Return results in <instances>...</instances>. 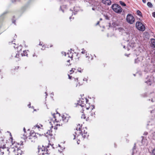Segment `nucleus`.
I'll list each match as a JSON object with an SVG mask.
<instances>
[{"label": "nucleus", "instance_id": "nucleus-1", "mask_svg": "<svg viewBox=\"0 0 155 155\" xmlns=\"http://www.w3.org/2000/svg\"><path fill=\"white\" fill-rule=\"evenodd\" d=\"M81 129V128H80V127L78 128L77 127L76 128L77 132L79 133L84 138L87 137L88 136L87 131H86L84 129Z\"/></svg>", "mask_w": 155, "mask_h": 155}, {"label": "nucleus", "instance_id": "nucleus-2", "mask_svg": "<svg viewBox=\"0 0 155 155\" xmlns=\"http://www.w3.org/2000/svg\"><path fill=\"white\" fill-rule=\"evenodd\" d=\"M112 8L114 12L117 13H120L122 11V9L120 6L116 4L112 5Z\"/></svg>", "mask_w": 155, "mask_h": 155}, {"label": "nucleus", "instance_id": "nucleus-3", "mask_svg": "<svg viewBox=\"0 0 155 155\" xmlns=\"http://www.w3.org/2000/svg\"><path fill=\"white\" fill-rule=\"evenodd\" d=\"M38 155H44L45 154H49L50 153L49 151L47 149H45V147L42 148H39L38 149Z\"/></svg>", "mask_w": 155, "mask_h": 155}, {"label": "nucleus", "instance_id": "nucleus-4", "mask_svg": "<svg viewBox=\"0 0 155 155\" xmlns=\"http://www.w3.org/2000/svg\"><path fill=\"white\" fill-rule=\"evenodd\" d=\"M87 99L82 98L80 100L78 104L79 105H80L81 107H86L87 110H88L89 107H87L86 105V104L87 103Z\"/></svg>", "mask_w": 155, "mask_h": 155}, {"label": "nucleus", "instance_id": "nucleus-5", "mask_svg": "<svg viewBox=\"0 0 155 155\" xmlns=\"http://www.w3.org/2000/svg\"><path fill=\"white\" fill-rule=\"evenodd\" d=\"M136 27L139 30L143 31L145 30V27L140 22L137 21L136 24Z\"/></svg>", "mask_w": 155, "mask_h": 155}, {"label": "nucleus", "instance_id": "nucleus-6", "mask_svg": "<svg viewBox=\"0 0 155 155\" xmlns=\"http://www.w3.org/2000/svg\"><path fill=\"white\" fill-rule=\"evenodd\" d=\"M134 17L130 14H128L126 18L127 21L129 24H132L134 21Z\"/></svg>", "mask_w": 155, "mask_h": 155}, {"label": "nucleus", "instance_id": "nucleus-7", "mask_svg": "<svg viewBox=\"0 0 155 155\" xmlns=\"http://www.w3.org/2000/svg\"><path fill=\"white\" fill-rule=\"evenodd\" d=\"M55 118V120L57 122H59L61 120V118H62V120L65 122H67L68 120V117H65L64 115H63L62 117L59 116L57 117H54Z\"/></svg>", "mask_w": 155, "mask_h": 155}, {"label": "nucleus", "instance_id": "nucleus-8", "mask_svg": "<svg viewBox=\"0 0 155 155\" xmlns=\"http://www.w3.org/2000/svg\"><path fill=\"white\" fill-rule=\"evenodd\" d=\"M37 139L36 134L35 133L34 135H31L29 138V141L30 142H35Z\"/></svg>", "mask_w": 155, "mask_h": 155}, {"label": "nucleus", "instance_id": "nucleus-9", "mask_svg": "<svg viewBox=\"0 0 155 155\" xmlns=\"http://www.w3.org/2000/svg\"><path fill=\"white\" fill-rule=\"evenodd\" d=\"M102 2L105 5H110L111 4V2L110 0H102Z\"/></svg>", "mask_w": 155, "mask_h": 155}, {"label": "nucleus", "instance_id": "nucleus-10", "mask_svg": "<svg viewBox=\"0 0 155 155\" xmlns=\"http://www.w3.org/2000/svg\"><path fill=\"white\" fill-rule=\"evenodd\" d=\"M22 56H27L28 54L27 52L26 51H23V52L21 54Z\"/></svg>", "mask_w": 155, "mask_h": 155}, {"label": "nucleus", "instance_id": "nucleus-11", "mask_svg": "<svg viewBox=\"0 0 155 155\" xmlns=\"http://www.w3.org/2000/svg\"><path fill=\"white\" fill-rule=\"evenodd\" d=\"M23 141H21L20 142H19L18 143L14 142V143H12V144H15V145L16 144H18V145H22L23 144Z\"/></svg>", "mask_w": 155, "mask_h": 155}, {"label": "nucleus", "instance_id": "nucleus-12", "mask_svg": "<svg viewBox=\"0 0 155 155\" xmlns=\"http://www.w3.org/2000/svg\"><path fill=\"white\" fill-rule=\"evenodd\" d=\"M46 134H47L46 136H48V135L51 136L52 135L51 132L50 130H48Z\"/></svg>", "mask_w": 155, "mask_h": 155}, {"label": "nucleus", "instance_id": "nucleus-13", "mask_svg": "<svg viewBox=\"0 0 155 155\" xmlns=\"http://www.w3.org/2000/svg\"><path fill=\"white\" fill-rule=\"evenodd\" d=\"M147 5L150 8H152L153 7L152 4L150 2H148L147 3Z\"/></svg>", "mask_w": 155, "mask_h": 155}, {"label": "nucleus", "instance_id": "nucleus-14", "mask_svg": "<svg viewBox=\"0 0 155 155\" xmlns=\"http://www.w3.org/2000/svg\"><path fill=\"white\" fill-rule=\"evenodd\" d=\"M70 55L69 54V53L68 52L67 54V55L68 57H69L71 59L73 58V54H71V52H70Z\"/></svg>", "mask_w": 155, "mask_h": 155}, {"label": "nucleus", "instance_id": "nucleus-15", "mask_svg": "<svg viewBox=\"0 0 155 155\" xmlns=\"http://www.w3.org/2000/svg\"><path fill=\"white\" fill-rule=\"evenodd\" d=\"M137 14L140 16H142V13H141V12L139 10H137Z\"/></svg>", "mask_w": 155, "mask_h": 155}, {"label": "nucleus", "instance_id": "nucleus-16", "mask_svg": "<svg viewBox=\"0 0 155 155\" xmlns=\"http://www.w3.org/2000/svg\"><path fill=\"white\" fill-rule=\"evenodd\" d=\"M119 2H120V4L121 5L124 6H126V4L125 3H124V2L121 1H120Z\"/></svg>", "mask_w": 155, "mask_h": 155}, {"label": "nucleus", "instance_id": "nucleus-17", "mask_svg": "<svg viewBox=\"0 0 155 155\" xmlns=\"http://www.w3.org/2000/svg\"><path fill=\"white\" fill-rule=\"evenodd\" d=\"M4 150V149L3 148L2 149H0V154H2V155L3 154H4V152H3Z\"/></svg>", "mask_w": 155, "mask_h": 155}, {"label": "nucleus", "instance_id": "nucleus-18", "mask_svg": "<svg viewBox=\"0 0 155 155\" xmlns=\"http://www.w3.org/2000/svg\"><path fill=\"white\" fill-rule=\"evenodd\" d=\"M82 51L81 53L83 54H84L86 53L85 50H84V49H82Z\"/></svg>", "mask_w": 155, "mask_h": 155}, {"label": "nucleus", "instance_id": "nucleus-19", "mask_svg": "<svg viewBox=\"0 0 155 155\" xmlns=\"http://www.w3.org/2000/svg\"><path fill=\"white\" fill-rule=\"evenodd\" d=\"M73 69L72 68L71 69V70L70 71L71 72L70 74H71L72 73H73L74 72V71L73 70ZM74 69L75 70V68H74Z\"/></svg>", "mask_w": 155, "mask_h": 155}, {"label": "nucleus", "instance_id": "nucleus-20", "mask_svg": "<svg viewBox=\"0 0 155 155\" xmlns=\"http://www.w3.org/2000/svg\"><path fill=\"white\" fill-rule=\"evenodd\" d=\"M35 127H37L38 129L41 128L40 126L39 125H38V124H37L36 125H35Z\"/></svg>", "mask_w": 155, "mask_h": 155}, {"label": "nucleus", "instance_id": "nucleus-21", "mask_svg": "<svg viewBox=\"0 0 155 155\" xmlns=\"http://www.w3.org/2000/svg\"><path fill=\"white\" fill-rule=\"evenodd\" d=\"M81 118H83L84 119H85L86 117H85V116L84 114H82V116H81Z\"/></svg>", "mask_w": 155, "mask_h": 155}, {"label": "nucleus", "instance_id": "nucleus-22", "mask_svg": "<svg viewBox=\"0 0 155 155\" xmlns=\"http://www.w3.org/2000/svg\"><path fill=\"white\" fill-rule=\"evenodd\" d=\"M139 60H138L137 59H136L135 60V63H137L139 62Z\"/></svg>", "mask_w": 155, "mask_h": 155}, {"label": "nucleus", "instance_id": "nucleus-23", "mask_svg": "<svg viewBox=\"0 0 155 155\" xmlns=\"http://www.w3.org/2000/svg\"><path fill=\"white\" fill-rule=\"evenodd\" d=\"M152 153L153 154V155H155V148L152 150Z\"/></svg>", "mask_w": 155, "mask_h": 155}, {"label": "nucleus", "instance_id": "nucleus-24", "mask_svg": "<svg viewBox=\"0 0 155 155\" xmlns=\"http://www.w3.org/2000/svg\"><path fill=\"white\" fill-rule=\"evenodd\" d=\"M152 16L153 17L155 18V12H153V13Z\"/></svg>", "mask_w": 155, "mask_h": 155}, {"label": "nucleus", "instance_id": "nucleus-25", "mask_svg": "<svg viewBox=\"0 0 155 155\" xmlns=\"http://www.w3.org/2000/svg\"><path fill=\"white\" fill-rule=\"evenodd\" d=\"M83 81H86L87 82V78H84L83 79Z\"/></svg>", "mask_w": 155, "mask_h": 155}, {"label": "nucleus", "instance_id": "nucleus-26", "mask_svg": "<svg viewBox=\"0 0 155 155\" xmlns=\"http://www.w3.org/2000/svg\"><path fill=\"white\" fill-rule=\"evenodd\" d=\"M57 127L58 126H56V125L54 127V129L55 130H57V129H58V127Z\"/></svg>", "mask_w": 155, "mask_h": 155}, {"label": "nucleus", "instance_id": "nucleus-27", "mask_svg": "<svg viewBox=\"0 0 155 155\" xmlns=\"http://www.w3.org/2000/svg\"><path fill=\"white\" fill-rule=\"evenodd\" d=\"M142 0V2H143V3H146V0Z\"/></svg>", "mask_w": 155, "mask_h": 155}, {"label": "nucleus", "instance_id": "nucleus-28", "mask_svg": "<svg viewBox=\"0 0 155 155\" xmlns=\"http://www.w3.org/2000/svg\"><path fill=\"white\" fill-rule=\"evenodd\" d=\"M148 134V133L147 132H145L144 133V135H147Z\"/></svg>", "mask_w": 155, "mask_h": 155}, {"label": "nucleus", "instance_id": "nucleus-29", "mask_svg": "<svg viewBox=\"0 0 155 155\" xmlns=\"http://www.w3.org/2000/svg\"><path fill=\"white\" fill-rule=\"evenodd\" d=\"M68 77H69V78L70 79H71V76H70L69 75H68Z\"/></svg>", "mask_w": 155, "mask_h": 155}, {"label": "nucleus", "instance_id": "nucleus-30", "mask_svg": "<svg viewBox=\"0 0 155 155\" xmlns=\"http://www.w3.org/2000/svg\"><path fill=\"white\" fill-rule=\"evenodd\" d=\"M33 57H35V56H37L36 55V54H35V53H34V54L33 55Z\"/></svg>", "mask_w": 155, "mask_h": 155}, {"label": "nucleus", "instance_id": "nucleus-31", "mask_svg": "<svg viewBox=\"0 0 155 155\" xmlns=\"http://www.w3.org/2000/svg\"><path fill=\"white\" fill-rule=\"evenodd\" d=\"M99 21H98L96 24V25H98L99 23Z\"/></svg>", "mask_w": 155, "mask_h": 155}, {"label": "nucleus", "instance_id": "nucleus-32", "mask_svg": "<svg viewBox=\"0 0 155 155\" xmlns=\"http://www.w3.org/2000/svg\"><path fill=\"white\" fill-rule=\"evenodd\" d=\"M92 10H95V8H92Z\"/></svg>", "mask_w": 155, "mask_h": 155}, {"label": "nucleus", "instance_id": "nucleus-33", "mask_svg": "<svg viewBox=\"0 0 155 155\" xmlns=\"http://www.w3.org/2000/svg\"><path fill=\"white\" fill-rule=\"evenodd\" d=\"M56 126H60V124H57L56 125Z\"/></svg>", "mask_w": 155, "mask_h": 155}, {"label": "nucleus", "instance_id": "nucleus-34", "mask_svg": "<svg viewBox=\"0 0 155 155\" xmlns=\"http://www.w3.org/2000/svg\"><path fill=\"white\" fill-rule=\"evenodd\" d=\"M28 106L30 107V104H29L28 105Z\"/></svg>", "mask_w": 155, "mask_h": 155}, {"label": "nucleus", "instance_id": "nucleus-35", "mask_svg": "<svg viewBox=\"0 0 155 155\" xmlns=\"http://www.w3.org/2000/svg\"><path fill=\"white\" fill-rule=\"evenodd\" d=\"M78 71L80 72H82L81 71V70H78Z\"/></svg>", "mask_w": 155, "mask_h": 155}, {"label": "nucleus", "instance_id": "nucleus-36", "mask_svg": "<svg viewBox=\"0 0 155 155\" xmlns=\"http://www.w3.org/2000/svg\"><path fill=\"white\" fill-rule=\"evenodd\" d=\"M149 85H150L151 84L150 83V81H149Z\"/></svg>", "mask_w": 155, "mask_h": 155}, {"label": "nucleus", "instance_id": "nucleus-37", "mask_svg": "<svg viewBox=\"0 0 155 155\" xmlns=\"http://www.w3.org/2000/svg\"><path fill=\"white\" fill-rule=\"evenodd\" d=\"M23 130H24V131L25 132V128H24Z\"/></svg>", "mask_w": 155, "mask_h": 155}, {"label": "nucleus", "instance_id": "nucleus-38", "mask_svg": "<svg viewBox=\"0 0 155 155\" xmlns=\"http://www.w3.org/2000/svg\"><path fill=\"white\" fill-rule=\"evenodd\" d=\"M70 61V60H69L67 61V62H69Z\"/></svg>", "mask_w": 155, "mask_h": 155}, {"label": "nucleus", "instance_id": "nucleus-39", "mask_svg": "<svg viewBox=\"0 0 155 155\" xmlns=\"http://www.w3.org/2000/svg\"><path fill=\"white\" fill-rule=\"evenodd\" d=\"M74 138H73V139H75V136L74 134Z\"/></svg>", "mask_w": 155, "mask_h": 155}, {"label": "nucleus", "instance_id": "nucleus-40", "mask_svg": "<svg viewBox=\"0 0 155 155\" xmlns=\"http://www.w3.org/2000/svg\"><path fill=\"white\" fill-rule=\"evenodd\" d=\"M102 20V18H100V21H101V20Z\"/></svg>", "mask_w": 155, "mask_h": 155}, {"label": "nucleus", "instance_id": "nucleus-41", "mask_svg": "<svg viewBox=\"0 0 155 155\" xmlns=\"http://www.w3.org/2000/svg\"><path fill=\"white\" fill-rule=\"evenodd\" d=\"M77 143L79 144V142L78 141H77Z\"/></svg>", "mask_w": 155, "mask_h": 155}, {"label": "nucleus", "instance_id": "nucleus-42", "mask_svg": "<svg viewBox=\"0 0 155 155\" xmlns=\"http://www.w3.org/2000/svg\"><path fill=\"white\" fill-rule=\"evenodd\" d=\"M6 150H7V151H8V150H9V149H8V148H7V149H6Z\"/></svg>", "mask_w": 155, "mask_h": 155}, {"label": "nucleus", "instance_id": "nucleus-43", "mask_svg": "<svg viewBox=\"0 0 155 155\" xmlns=\"http://www.w3.org/2000/svg\"><path fill=\"white\" fill-rule=\"evenodd\" d=\"M125 46H123V48L125 49Z\"/></svg>", "mask_w": 155, "mask_h": 155}, {"label": "nucleus", "instance_id": "nucleus-44", "mask_svg": "<svg viewBox=\"0 0 155 155\" xmlns=\"http://www.w3.org/2000/svg\"><path fill=\"white\" fill-rule=\"evenodd\" d=\"M13 23H14L15 24V21H13Z\"/></svg>", "mask_w": 155, "mask_h": 155}, {"label": "nucleus", "instance_id": "nucleus-45", "mask_svg": "<svg viewBox=\"0 0 155 155\" xmlns=\"http://www.w3.org/2000/svg\"><path fill=\"white\" fill-rule=\"evenodd\" d=\"M39 45H42L40 43L39 44Z\"/></svg>", "mask_w": 155, "mask_h": 155}, {"label": "nucleus", "instance_id": "nucleus-46", "mask_svg": "<svg viewBox=\"0 0 155 155\" xmlns=\"http://www.w3.org/2000/svg\"><path fill=\"white\" fill-rule=\"evenodd\" d=\"M23 137L25 139V136L24 137Z\"/></svg>", "mask_w": 155, "mask_h": 155}, {"label": "nucleus", "instance_id": "nucleus-47", "mask_svg": "<svg viewBox=\"0 0 155 155\" xmlns=\"http://www.w3.org/2000/svg\"><path fill=\"white\" fill-rule=\"evenodd\" d=\"M134 154V152H133V153H132V154Z\"/></svg>", "mask_w": 155, "mask_h": 155}, {"label": "nucleus", "instance_id": "nucleus-48", "mask_svg": "<svg viewBox=\"0 0 155 155\" xmlns=\"http://www.w3.org/2000/svg\"><path fill=\"white\" fill-rule=\"evenodd\" d=\"M40 126H41V127H42V126L41 125H40Z\"/></svg>", "mask_w": 155, "mask_h": 155}, {"label": "nucleus", "instance_id": "nucleus-49", "mask_svg": "<svg viewBox=\"0 0 155 155\" xmlns=\"http://www.w3.org/2000/svg\"><path fill=\"white\" fill-rule=\"evenodd\" d=\"M17 55V54H16V55L15 56L16 57Z\"/></svg>", "mask_w": 155, "mask_h": 155}, {"label": "nucleus", "instance_id": "nucleus-50", "mask_svg": "<svg viewBox=\"0 0 155 155\" xmlns=\"http://www.w3.org/2000/svg\"><path fill=\"white\" fill-rule=\"evenodd\" d=\"M134 149H135V148H134H134H133V150H134Z\"/></svg>", "mask_w": 155, "mask_h": 155}, {"label": "nucleus", "instance_id": "nucleus-51", "mask_svg": "<svg viewBox=\"0 0 155 155\" xmlns=\"http://www.w3.org/2000/svg\"><path fill=\"white\" fill-rule=\"evenodd\" d=\"M75 134H77L76 132H75Z\"/></svg>", "mask_w": 155, "mask_h": 155}, {"label": "nucleus", "instance_id": "nucleus-52", "mask_svg": "<svg viewBox=\"0 0 155 155\" xmlns=\"http://www.w3.org/2000/svg\"><path fill=\"white\" fill-rule=\"evenodd\" d=\"M79 126L80 127V124H79Z\"/></svg>", "mask_w": 155, "mask_h": 155}]
</instances>
